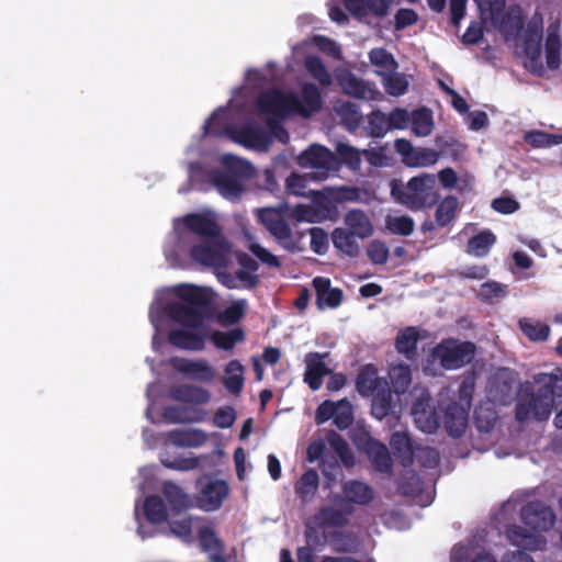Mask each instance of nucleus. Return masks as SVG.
<instances>
[{"mask_svg": "<svg viewBox=\"0 0 562 562\" xmlns=\"http://www.w3.org/2000/svg\"><path fill=\"white\" fill-rule=\"evenodd\" d=\"M372 415L382 420L392 411V394L390 387L372 396Z\"/></svg>", "mask_w": 562, "mask_h": 562, "instance_id": "nucleus-59", "label": "nucleus"}, {"mask_svg": "<svg viewBox=\"0 0 562 562\" xmlns=\"http://www.w3.org/2000/svg\"><path fill=\"white\" fill-rule=\"evenodd\" d=\"M507 538L514 546L531 551L541 550L546 544V539L542 536L526 531L519 526L509 527Z\"/></svg>", "mask_w": 562, "mask_h": 562, "instance_id": "nucleus-31", "label": "nucleus"}, {"mask_svg": "<svg viewBox=\"0 0 562 562\" xmlns=\"http://www.w3.org/2000/svg\"><path fill=\"white\" fill-rule=\"evenodd\" d=\"M484 542L482 533L476 535L468 543H459L451 550V562H497L487 553L480 552Z\"/></svg>", "mask_w": 562, "mask_h": 562, "instance_id": "nucleus-21", "label": "nucleus"}, {"mask_svg": "<svg viewBox=\"0 0 562 562\" xmlns=\"http://www.w3.org/2000/svg\"><path fill=\"white\" fill-rule=\"evenodd\" d=\"M346 10L351 14L363 19L368 15L383 18L387 15L391 0H341Z\"/></svg>", "mask_w": 562, "mask_h": 562, "instance_id": "nucleus-24", "label": "nucleus"}, {"mask_svg": "<svg viewBox=\"0 0 562 562\" xmlns=\"http://www.w3.org/2000/svg\"><path fill=\"white\" fill-rule=\"evenodd\" d=\"M244 339V333L239 328H233L227 331L216 330L211 335L212 342L220 349L231 350L235 345Z\"/></svg>", "mask_w": 562, "mask_h": 562, "instance_id": "nucleus-53", "label": "nucleus"}, {"mask_svg": "<svg viewBox=\"0 0 562 562\" xmlns=\"http://www.w3.org/2000/svg\"><path fill=\"white\" fill-rule=\"evenodd\" d=\"M258 221L270 232L285 249L294 248L292 231L280 213L274 209L256 210Z\"/></svg>", "mask_w": 562, "mask_h": 562, "instance_id": "nucleus-13", "label": "nucleus"}, {"mask_svg": "<svg viewBox=\"0 0 562 562\" xmlns=\"http://www.w3.org/2000/svg\"><path fill=\"white\" fill-rule=\"evenodd\" d=\"M560 24L552 23L547 30L546 56L550 68H557L560 65L561 38L559 35Z\"/></svg>", "mask_w": 562, "mask_h": 562, "instance_id": "nucleus-36", "label": "nucleus"}, {"mask_svg": "<svg viewBox=\"0 0 562 562\" xmlns=\"http://www.w3.org/2000/svg\"><path fill=\"white\" fill-rule=\"evenodd\" d=\"M497 412L491 404H480L474 411V423L479 431H491L497 422Z\"/></svg>", "mask_w": 562, "mask_h": 562, "instance_id": "nucleus-45", "label": "nucleus"}, {"mask_svg": "<svg viewBox=\"0 0 562 562\" xmlns=\"http://www.w3.org/2000/svg\"><path fill=\"white\" fill-rule=\"evenodd\" d=\"M169 362L175 370L194 381L212 383L216 378L215 369L205 359L190 360L175 357Z\"/></svg>", "mask_w": 562, "mask_h": 562, "instance_id": "nucleus-16", "label": "nucleus"}, {"mask_svg": "<svg viewBox=\"0 0 562 562\" xmlns=\"http://www.w3.org/2000/svg\"><path fill=\"white\" fill-rule=\"evenodd\" d=\"M223 383L225 389L238 395L244 387V367L238 360H232L224 370Z\"/></svg>", "mask_w": 562, "mask_h": 562, "instance_id": "nucleus-37", "label": "nucleus"}, {"mask_svg": "<svg viewBox=\"0 0 562 562\" xmlns=\"http://www.w3.org/2000/svg\"><path fill=\"white\" fill-rule=\"evenodd\" d=\"M162 493L171 506L172 515L179 514L182 510L189 509L193 506L191 496L186 493L179 485L172 482H166L164 484Z\"/></svg>", "mask_w": 562, "mask_h": 562, "instance_id": "nucleus-32", "label": "nucleus"}, {"mask_svg": "<svg viewBox=\"0 0 562 562\" xmlns=\"http://www.w3.org/2000/svg\"><path fill=\"white\" fill-rule=\"evenodd\" d=\"M344 223L346 229L360 239L370 237L373 232V225L366 212L355 209L346 213Z\"/></svg>", "mask_w": 562, "mask_h": 562, "instance_id": "nucleus-30", "label": "nucleus"}, {"mask_svg": "<svg viewBox=\"0 0 562 562\" xmlns=\"http://www.w3.org/2000/svg\"><path fill=\"white\" fill-rule=\"evenodd\" d=\"M418 338V331L414 327H407L401 330L395 341L397 351L406 356V358L412 359L416 351Z\"/></svg>", "mask_w": 562, "mask_h": 562, "instance_id": "nucleus-46", "label": "nucleus"}, {"mask_svg": "<svg viewBox=\"0 0 562 562\" xmlns=\"http://www.w3.org/2000/svg\"><path fill=\"white\" fill-rule=\"evenodd\" d=\"M220 162V170L206 168L200 162L189 164V181L199 190L214 187L224 199L236 202L244 192V182L254 176V167L247 160L232 154L222 155Z\"/></svg>", "mask_w": 562, "mask_h": 562, "instance_id": "nucleus-4", "label": "nucleus"}, {"mask_svg": "<svg viewBox=\"0 0 562 562\" xmlns=\"http://www.w3.org/2000/svg\"><path fill=\"white\" fill-rule=\"evenodd\" d=\"M543 31V19L535 13L529 20L524 34L525 53L531 59H536L541 54V41Z\"/></svg>", "mask_w": 562, "mask_h": 562, "instance_id": "nucleus-26", "label": "nucleus"}, {"mask_svg": "<svg viewBox=\"0 0 562 562\" xmlns=\"http://www.w3.org/2000/svg\"><path fill=\"white\" fill-rule=\"evenodd\" d=\"M198 533L201 547L204 551L210 552L211 559L215 562H223L221 559V543L213 528L202 524L198 527Z\"/></svg>", "mask_w": 562, "mask_h": 562, "instance_id": "nucleus-40", "label": "nucleus"}, {"mask_svg": "<svg viewBox=\"0 0 562 562\" xmlns=\"http://www.w3.org/2000/svg\"><path fill=\"white\" fill-rule=\"evenodd\" d=\"M214 269L217 280L227 289L234 290H251L259 283L257 274L258 263L252 259L240 261V267L231 273L226 268Z\"/></svg>", "mask_w": 562, "mask_h": 562, "instance_id": "nucleus-11", "label": "nucleus"}, {"mask_svg": "<svg viewBox=\"0 0 562 562\" xmlns=\"http://www.w3.org/2000/svg\"><path fill=\"white\" fill-rule=\"evenodd\" d=\"M382 77V85L384 90L394 97L404 94L408 88V80L406 77L396 70L384 74Z\"/></svg>", "mask_w": 562, "mask_h": 562, "instance_id": "nucleus-52", "label": "nucleus"}, {"mask_svg": "<svg viewBox=\"0 0 562 562\" xmlns=\"http://www.w3.org/2000/svg\"><path fill=\"white\" fill-rule=\"evenodd\" d=\"M400 490L403 495L419 496L423 492V481L415 472L407 471L400 484Z\"/></svg>", "mask_w": 562, "mask_h": 562, "instance_id": "nucleus-63", "label": "nucleus"}, {"mask_svg": "<svg viewBox=\"0 0 562 562\" xmlns=\"http://www.w3.org/2000/svg\"><path fill=\"white\" fill-rule=\"evenodd\" d=\"M458 199L454 196H447L437 207L436 220L439 225H448L454 217L458 209Z\"/></svg>", "mask_w": 562, "mask_h": 562, "instance_id": "nucleus-62", "label": "nucleus"}, {"mask_svg": "<svg viewBox=\"0 0 562 562\" xmlns=\"http://www.w3.org/2000/svg\"><path fill=\"white\" fill-rule=\"evenodd\" d=\"M290 216L296 222L319 223L325 218L322 210L308 204H297L290 211Z\"/></svg>", "mask_w": 562, "mask_h": 562, "instance_id": "nucleus-55", "label": "nucleus"}, {"mask_svg": "<svg viewBox=\"0 0 562 562\" xmlns=\"http://www.w3.org/2000/svg\"><path fill=\"white\" fill-rule=\"evenodd\" d=\"M367 131L373 137H383L390 131L387 115L381 111H373L368 116Z\"/></svg>", "mask_w": 562, "mask_h": 562, "instance_id": "nucleus-60", "label": "nucleus"}, {"mask_svg": "<svg viewBox=\"0 0 562 562\" xmlns=\"http://www.w3.org/2000/svg\"><path fill=\"white\" fill-rule=\"evenodd\" d=\"M305 68L307 72L319 82V85L327 87L333 82L331 75L323 64V61L316 56H307L305 59Z\"/></svg>", "mask_w": 562, "mask_h": 562, "instance_id": "nucleus-54", "label": "nucleus"}, {"mask_svg": "<svg viewBox=\"0 0 562 562\" xmlns=\"http://www.w3.org/2000/svg\"><path fill=\"white\" fill-rule=\"evenodd\" d=\"M313 284L317 291V303L321 307H336L340 304L341 291L331 289L327 279L315 278Z\"/></svg>", "mask_w": 562, "mask_h": 562, "instance_id": "nucleus-35", "label": "nucleus"}, {"mask_svg": "<svg viewBox=\"0 0 562 562\" xmlns=\"http://www.w3.org/2000/svg\"><path fill=\"white\" fill-rule=\"evenodd\" d=\"M521 519L525 525L536 531L549 530L555 521V514L551 507L541 502H531L521 509Z\"/></svg>", "mask_w": 562, "mask_h": 562, "instance_id": "nucleus-20", "label": "nucleus"}, {"mask_svg": "<svg viewBox=\"0 0 562 562\" xmlns=\"http://www.w3.org/2000/svg\"><path fill=\"white\" fill-rule=\"evenodd\" d=\"M335 111L348 130L353 131L359 126L362 114L356 103L349 101L338 102Z\"/></svg>", "mask_w": 562, "mask_h": 562, "instance_id": "nucleus-43", "label": "nucleus"}, {"mask_svg": "<svg viewBox=\"0 0 562 562\" xmlns=\"http://www.w3.org/2000/svg\"><path fill=\"white\" fill-rule=\"evenodd\" d=\"M429 404L430 394L423 391L413 404L412 415L418 429L426 434H434L439 427V418Z\"/></svg>", "mask_w": 562, "mask_h": 562, "instance_id": "nucleus-19", "label": "nucleus"}, {"mask_svg": "<svg viewBox=\"0 0 562 562\" xmlns=\"http://www.w3.org/2000/svg\"><path fill=\"white\" fill-rule=\"evenodd\" d=\"M311 180H317L314 176H312L310 172L305 173L303 176L297 173H292L286 179V191L291 194L297 195V196H308L310 193H313L314 191L307 190V182Z\"/></svg>", "mask_w": 562, "mask_h": 562, "instance_id": "nucleus-58", "label": "nucleus"}, {"mask_svg": "<svg viewBox=\"0 0 562 562\" xmlns=\"http://www.w3.org/2000/svg\"><path fill=\"white\" fill-rule=\"evenodd\" d=\"M496 237L493 233L484 231L473 236L468 243V252L475 257L486 256L495 244Z\"/></svg>", "mask_w": 562, "mask_h": 562, "instance_id": "nucleus-49", "label": "nucleus"}, {"mask_svg": "<svg viewBox=\"0 0 562 562\" xmlns=\"http://www.w3.org/2000/svg\"><path fill=\"white\" fill-rule=\"evenodd\" d=\"M385 226L392 234L408 236L413 233L415 224L407 215H387Z\"/></svg>", "mask_w": 562, "mask_h": 562, "instance_id": "nucleus-56", "label": "nucleus"}, {"mask_svg": "<svg viewBox=\"0 0 562 562\" xmlns=\"http://www.w3.org/2000/svg\"><path fill=\"white\" fill-rule=\"evenodd\" d=\"M248 308V302L245 299L233 301L220 314V321L224 324L233 325L239 322Z\"/></svg>", "mask_w": 562, "mask_h": 562, "instance_id": "nucleus-57", "label": "nucleus"}, {"mask_svg": "<svg viewBox=\"0 0 562 562\" xmlns=\"http://www.w3.org/2000/svg\"><path fill=\"white\" fill-rule=\"evenodd\" d=\"M229 494V486L224 480H211L201 486L196 495V506L204 512L221 508Z\"/></svg>", "mask_w": 562, "mask_h": 562, "instance_id": "nucleus-17", "label": "nucleus"}, {"mask_svg": "<svg viewBox=\"0 0 562 562\" xmlns=\"http://www.w3.org/2000/svg\"><path fill=\"white\" fill-rule=\"evenodd\" d=\"M167 438L177 447L199 448L207 441L209 435L199 428H180L169 431Z\"/></svg>", "mask_w": 562, "mask_h": 562, "instance_id": "nucleus-29", "label": "nucleus"}, {"mask_svg": "<svg viewBox=\"0 0 562 562\" xmlns=\"http://www.w3.org/2000/svg\"><path fill=\"white\" fill-rule=\"evenodd\" d=\"M169 393L172 400L188 404L203 405L211 401L209 390L194 384L175 385Z\"/></svg>", "mask_w": 562, "mask_h": 562, "instance_id": "nucleus-28", "label": "nucleus"}, {"mask_svg": "<svg viewBox=\"0 0 562 562\" xmlns=\"http://www.w3.org/2000/svg\"><path fill=\"white\" fill-rule=\"evenodd\" d=\"M164 256L172 268L199 265L220 269L232 262L233 251L212 216L190 213L173 220L172 232L164 243Z\"/></svg>", "mask_w": 562, "mask_h": 562, "instance_id": "nucleus-3", "label": "nucleus"}, {"mask_svg": "<svg viewBox=\"0 0 562 562\" xmlns=\"http://www.w3.org/2000/svg\"><path fill=\"white\" fill-rule=\"evenodd\" d=\"M492 24L504 35L506 41L517 40L524 25L522 9L519 5L509 7L504 15Z\"/></svg>", "mask_w": 562, "mask_h": 562, "instance_id": "nucleus-23", "label": "nucleus"}, {"mask_svg": "<svg viewBox=\"0 0 562 562\" xmlns=\"http://www.w3.org/2000/svg\"><path fill=\"white\" fill-rule=\"evenodd\" d=\"M328 442L346 467L355 464V456L345 439L337 434H331L328 437Z\"/></svg>", "mask_w": 562, "mask_h": 562, "instance_id": "nucleus-61", "label": "nucleus"}, {"mask_svg": "<svg viewBox=\"0 0 562 562\" xmlns=\"http://www.w3.org/2000/svg\"><path fill=\"white\" fill-rule=\"evenodd\" d=\"M358 238L349 231L342 227H337L331 234V239L335 248L348 257H356L359 254V245L356 240Z\"/></svg>", "mask_w": 562, "mask_h": 562, "instance_id": "nucleus-39", "label": "nucleus"}, {"mask_svg": "<svg viewBox=\"0 0 562 562\" xmlns=\"http://www.w3.org/2000/svg\"><path fill=\"white\" fill-rule=\"evenodd\" d=\"M389 376L395 393H404L412 383L411 369L405 363L392 364Z\"/></svg>", "mask_w": 562, "mask_h": 562, "instance_id": "nucleus-48", "label": "nucleus"}, {"mask_svg": "<svg viewBox=\"0 0 562 562\" xmlns=\"http://www.w3.org/2000/svg\"><path fill=\"white\" fill-rule=\"evenodd\" d=\"M204 417V411L182 406H167L162 413V418L169 424L200 423Z\"/></svg>", "mask_w": 562, "mask_h": 562, "instance_id": "nucleus-33", "label": "nucleus"}, {"mask_svg": "<svg viewBox=\"0 0 562 562\" xmlns=\"http://www.w3.org/2000/svg\"><path fill=\"white\" fill-rule=\"evenodd\" d=\"M198 517H184L179 521H171L168 529H164L165 535H172L184 542L192 540V531L195 524L199 522Z\"/></svg>", "mask_w": 562, "mask_h": 562, "instance_id": "nucleus-50", "label": "nucleus"}, {"mask_svg": "<svg viewBox=\"0 0 562 562\" xmlns=\"http://www.w3.org/2000/svg\"><path fill=\"white\" fill-rule=\"evenodd\" d=\"M371 64L376 67V74L383 76L397 69V63L393 55L384 48H373L369 53Z\"/></svg>", "mask_w": 562, "mask_h": 562, "instance_id": "nucleus-44", "label": "nucleus"}, {"mask_svg": "<svg viewBox=\"0 0 562 562\" xmlns=\"http://www.w3.org/2000/svg\"><path fill=\"white\" fill-rule=\"evenodd\" d=\"M352 513V507L344 502L337 505L325 506L315 515V522L317 526L326 528H341L349 521V516Z\"/></svg>", "mask_w": 562, "mask_h": 562, "instance_id": "nucleus-22", "label": "nucleus"}, {"mask_svg": "<svg viewBox=\"0 0 562 562\" xmlns=\"http://www.w3.org/2000/svg\"><path fill=\"white\" fill-rule=\"evenodd\" d=\"M331 371L329 352H310L305 356L304 381L313 391L321 389L323 378L330 374Z\"/></svg>", "mask_w": 562, "mask_h": 562, "instance_id": "nucleus-18", "label": "nucleus"}, {"mask_svg": "<svg viewBox=\"0 0 562 562\" xmlns=\"http://www.w3.org/2000/svg\"><path fill=\"white\" fill-rule=\"evenodd\" d=\"M342 492L345 497L352 503L367 504L373 498L371 487L360 481H349L344 484Z\"/></svg>", "mask_w": 562, "mask_h": 562, "instance_id": "nucleus-42", "label": "nucleus"}, {"mask_svg": "<svg viewBox=\"0 0 562 562\" xmlns=\"http://www.w3.org/2000/svg\"><path fill=\"white\" fill-rule=\"evenodd\" d=\"M358 392L362 396H373L389 387V382L378 375V371L373 366L363 367L356 381Z\"/></svg>", "mask_w": 562, "mask_h": 562, "instance_id": "nucleus-25", "label": "nucleus"}, {"mask_svg": "<svg viewBox=\"0 0 562 562\" xmlns=\"http://www.w3.org/2000/svg\"><path fill=\"white\" fill-rule=\"evenodd\" d=\"M520 330L532 341L547 340L550 334V327L532 318H521L518 322Z\"/></svg>", "mask_w": 562, "mask_h": 562, "instance_id": "nucleus-47", "label": "nucleus"}, {"mask_svg": "<svg viewBox=\"0 0 562 562\" xmlns=\"http://www.w3.org/2000/svg\"><path fill=\"white\" fill-rule=\"evenodd\" d=\"M319 476L315 470H307L295 484V494L303 503L311 502L318 488Z\"/></svg>", "mask_w": 562, "mask_h": 562, "instance_id": "nucleus-38", "label": "nucleus"}, {"mask_svg": "<svg viewBox=\"0 0 562 562\" xmlns=\"http://www.w3.org/2000/svg\"><path fill=\"white\" fill-rule=\"evenodd\" d=\"M431 355L443 369L456 370L472 361L475 355V346L470 341L450 338L438 344Z\"/></svg>", "mask_w": 562, "mask_h": 562, "instance_id": "nucleus-7", "label": "nucleus"}, {"mask_svg": "<svg viewBox=\"0 0 562 562\" xmlns=\"http://www.w3.org/2000/svg\"><path fill=\"white\" fill-rule=\"evenodd\" d=\"M555 397H562V369L535 374L533 381L522 383L517 393L516 419L520 423L530 419L547 420L552 413Z\"/></svg>", "mask_w": 562, "mask_h": 562, "instance_id": "nucleus-5", "label": "nucleus"}, {"mask_svg": "<svg viewBox=\"0 0 562 562\" xmlns=\"http://www.w3.org/2000/svg\"><path fill=\"white\" fill-rule=\"evenodd\" d=\"M353 442L358 449L363 450L373 467L380 472H389L392 467V459L387 448L372 439L366 430L353 434Z\"/></svg>", "mask_w": 562, "mask_h": 562, "instance_id": "nucleus-12", "label": "nucleus"}, {"mask_svg": "<svg viewBox=\"0 0 562 562\" xmlns=\"http://www.w3.org/2000/svg\"><path fill=\"white\" fill-rule=\"evenodd\" d=\"M353 420L352 406L347 400L336 404L334 424L341 430L347 429Z\"/></svg>", "mask_w": 562, "mask_h": 562, "instance_id": "nucleus-64", "label": "nucleus"}, {"mask_svg": "<svg viewBox=\"0 0 562 562\" xmlns=\"http://www.w3.org/2000/svg\"><path fill=\"white\" fill-rule=\"evenodd\" d=\"M390 446L394 456L404 465L408 467L414 461V447L406 432L396 431L391 436Z\"/></svg>", "mask_w": 562, "mask_h": 562, "instance_id": "nucleus-34", "label": "nucleus"}, {"mask_svg": "<svg viewBox=\"0 0 562 562\" xmlns=\"http://www.w3.org/2000/svg\"><path fill=\"white\" fill-rule=\"evenodd\" d=\"M412 132L415 136L426 137L434 128L432 113L426 108L412 112L411 122Z\"/></svg>", "mask_w": 562, "mask_h": 562, "instance_id": "nucleus-41", "label": "nucleus"}, {"mask_svg": "<svg viewBox=\"0 0 562 562\" xmlns=\"http://www.w3.org/2000/svg\"><path fill=\"white\" fill-rule=\"evenodd\" d=\"M143 506L144 515L147 521L151 525H160L168 520L170 514L166 504L159 496H148L142 503L140 499L135 502V519L138 524L137 535L144 540L156 535V529L153 527L147 528L140 522L139 507Z\"/></svg>", "mask_w": 562, "mask_h": 562, "instance_id": "nucleus-10", "label": "nucleus"}, {"mask_svg": "<svg viewBox=\"0 0 562 562\" xmlns=\"http://www.w3.org/2000/svg\"><path fill=\"white\" fill-rule=\"evenodd\" d=\"M468 411L469 407L458 403H452L446 408L443 425L451 437L459 438L465 431L469 417Z\"/></svg>", "mask_w": 562, "mask_h": 562, "instance_id": "nucleus-27", "label": "nucleus"}, {"mask_svg": "<svg viewBox=\"0 0 562 562\" xmlns=\"http://www.w3.org/2000/svg\"><path fill=\"white\" fill-rule=\"evenodd\" d=\"M167 292L172 295L171 300L164 303L156 299L149 308V321L155 329L153 349L159 350L162 333L168 327V338L172 346L184 350H202L210 335L206 314L214 297L213 291L210 288L182 283Z\"/></svg>", "mask_w": 562, "mask_h": 562, "instance_id": "nucleus-2", "label": "nucleus"}, {"mask_svg": "<svg viewBox=\"0 0 562 562\" xmlns=\"http://www.w3.org/2000/svg\"><path fill=\"white\" fill-rule=\"evenodd\" d=\"M395 150L402 156L403 162L411 168H425L437 164L439 153L431 148H415L413 144L404 138L394 143Z\"/></svg>", "mask_w": 562, "mask_h": 562, "instance_id": "nucleus-14", "label": "nucleus"}, {"mask_svg": "<svg viewBox=\"0 0 562 562\" xmlns=\"http://www.w3.org/2000/svg\"><path fill=\"white\" fill-rule=\"evenodd\" d=\"M524 139L533 148H548L562 144V135L549 134L542 131L527 132Z\"/></svg>", "mask_w": 562, "mask_h": 562, "instance_id": "nucleus-51", "label": "nucleus"}, {"mask_svg": "<svg viewBox=\"0 0 562 562\" xmlns=\"http://www.w3.org/2000/svg\"><path fill=\"white\" fill-rule=\"evenodd\" d=\"M336 79L342 91L353 98L361 100H379L381 92L371 83L366 82L347 69H339Z\"/></svg>", "mask_w": 562, "mask_h": 562, "instance_id": "nucleus-15", "label": "nucleus"}, {"mask_svg": "<svg viewBox=\"0 0 562 562\" xmlns=\"http://www.w3.org/2000/svg\"><path fill=\"white\" fill-rule=\"evenodd\" d=\"M517 374L507 368L497 369L488 379L486 395L491 403L508 405L515 396Z\"/></svg>", "mask_w": 562, "mask_h": 562, "instance_id": "nucleus-9", "label": "nucleus"}, {"mask_svg": "<svg viewBox=\"0 0 562 562\" xmlns=\"http://www.w3.org/2000/svg\"><path fill=\"white\" fill-rule=\"evenodd\" d=\"M280 80L272 63L261 70H247L245 85L234 91L228 109H217L204 123V135H225L259 151H267L273 139L286 144L290 135L274 119L282 120L292 114L308 117L321 110L323 100L313 83H304L300 97L280 89H266Z\"/></svg>", "mask_w": 562, "mask_h": 562, "instance_id": "nucleus-1", "label": "nucleus"}, {"mask_svg": "<svg viewBox=\"0 0 562 562\" xmlns=\"http://www.w3.org/2000/svg\"><path fill=\"white\" fill-rule=\"evenodd\" d=\"M297 164L303 168L313 169L310 172L318 181L328 178L330 172L338 170V161L335 155L324 146L311 145L297 158Z\"/></svg>", "mask_w": 562, "mask_h": 562, "instance_id": "nucleus-8", "label": "nucleus"}, {"mask_svg": "<svg viewBox=\"0 0 562 562\" xmlns=\"http://www.w3.org/2000/svg\"><path fill=\"white\" fill-rule=\"evenodd\" d=\"M437 177L432 173H422L412 178L406 184L392 183V196L411 210L432 206L438 201L436 190Z\"/></svg>", "mask_w": 562, "mask_h": 562, "instance_id": "nucleus-6", "label": "nucleus"}]
</instances>
